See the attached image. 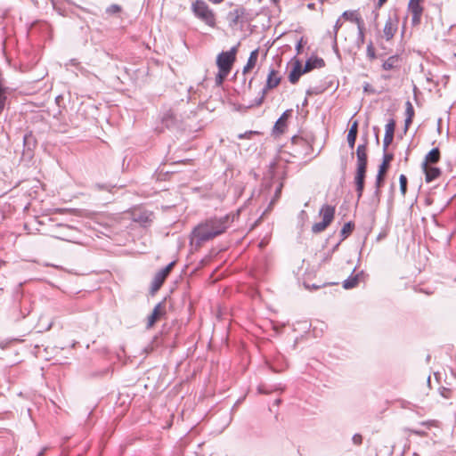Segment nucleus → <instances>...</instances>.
Returning a JSON list of instances; mask_svg holds the SVG:
<instances>
[{"mask_svg":"<svg viewBox=\"0 0 456 456\" xmlns=\"http://www.w3.org/2000/svg\"><path fill=\"white\" fill-rule=\"evenodd\" d=\"M230 224V216L228 215L220 217H211L199 224L191 232L193 239L197 245L210 240L215 237L224 233Z\"/></svg>","mask_w":456,"mask_h":456,"instance_id":"nucleus-1","label":"nucleus"},{"mask_svg":"<svg viewBox=\"0 0 456 456\" xmlns=\"http://www.w3.org/2000/svg\"><path fill=\"white\" fill-rule=\"evenodd\" d=\"M193 14L206 25L216 27V14L203 0H196L191 4Z\"/></svg>","mask_w":456,"mask_h":456,"instance_id":"nucleus-2","label":"nucleus"},{"mask_svg":"<svg viewBox=\"0 0 456 456\" xmlns=\"http://www.w3.org/2000/svg\"><path fill=\"white\" fill-rule=\"evenodd\" d=\"M237 52L238 45H235L227 52L220 53L216 57V66L218 70H223V72H230L236 60Z\"/></svg>","mask_w":456,"mask_h":456,"instance_id":"nucleus-3","label":"nucleus"},{"mask_svg":"<svg viewBox=\"0 0 456 456\" xmlns=\"http://www.w3.org/2000/svg\"><path fill=\"white\" fill-rule=\"evenodd\" d=\"M320 215L322 216V221L315 223L312 226V231L314 233H319L324 231L332 222L335 215V208L330 205H324L320 210Z\"/></svg>","mask_w":456,"mask_h":456,"instance_id":"nucleus-4","label":"nucleus"},{"mask_svg":"<svg viewBox=\"0 0 456 456\" xmlns=\"http://www.w3.org/2000/svg\"><path fill=\"white\" fill-rule=\"evenodd\" d=\"M229 26L234 28L238 25H243L248 21V12L244 7H236L230 11L226 17Z\"/></svg>","mask_w":456,"mask_h":456,"instance_id":"nucleus-5","label":"nucleus"},{"mask_svg":"<svg viewBox=\"0 0 456 456\" xmlns=\"http://www.w3.org/2000/svg\"><path fill=\"white\" fill-rule=\"evenodd\" d=\"M281 76L278 71L274 69H271L266 78V85L262 91L261 97L256 102V105L259 106L262 104L265 95L267 90L276 87L281 82Z\"/></svg>","mask_w":456,"mask_h":456,"instance_id":"nucleus-6","label":"nucleus"},{"mask_svg":"<svg viewBox=\"0 0 456 456\" xmlns=\"http://www.w3.org/2000/svg\"><path fill=\"white\" fill-rule=\"evenodd\" d=\"M174 265L175 262H171L166 267L162 268L155 274L151 283L152 292H155L159 289V288L162 286L165 279L169 274Z\"/></svg>","mask_w":456,"mask_h":456,"instance_id":"nucleus-7","label":"nucleus"},{"mask_svg":"<svg viewBox=\"0 0 456 456\" xmlns=\"http://www.w3.org/2000/svg\"><path fill=\"white\" fill-rule=\"evenodd\" d=\"M366 170H367V168H365V167H356V172H355V175H354V184L356 187L358 200L362 196V193H363Z\"/></svg>","mask_w":456,"mask_h":456,"instance_id":"nucleus-8","label":"nucleus"},{"mask_svg":"<svg viewBox=\"0 0 456 456\" xmlns=\"http://www.w3.org/2000/svg\"><path fill=\"white\" fill-rule=\"evenodd\" d=\"M398 20L395 18L389 17L385 23L383 28L384 37L389 41L397 31Z\"/></svg>","mask_w":456,"mask_h":456,"instance_id":"nucleus-9","label":"nucleus"},{"mask_svg":"<svg viewBox=\"0 0 456 456\" xmlns=\"http://www.w3.org/2000/svg\"><path fill=\"white\" fill-rule=\"evenodd\" d=\"M422 1L410 0L409 10L412 14V22L419 23L422 14L423 8L420 5Z\"/></svg>","mask_w":456,"mask_h":456,"instance_id":"nucleus-10","label":"nucleus"},{"mask_svg":"<svg viewBox=\"0 0 456 456\" xmlns=\"http://www.w3.org/2000/svg\"><path fill=\"white\" fill-rule=\"evenodd\" d=\"M165 314V305L162 303H159L153 308L151 314L148 317L147 327H152L155 322Z\"/></svg>","mask_w":456,"mask_h":456,"instance_id":"nucleus-11","label":"nucleus"},{"mask_svg":"<svg viewBox=\"0 0 456 456\" xmlns=\"http://www.w3.org/2000/svg\"><path fill=\"white\" fill-rule=\"evenodd\" d=\"M357 167L367 168V145L359 144L356 149Z\"/></svg>","mask_w":456,"mask_h":456,"instance_id":"nucleus-12","label":"nucleus"},{"mask_svg":"<svg viewBox=\"0 0 456 456\" xmlns=\"http://www.w3.org/2000/svg\"><path fill=\"white\" fill-rule=\"evenodd\" d=\"M325 62L323 59L314 56L309 58L305 64V67L303 69V72H309L314 69H320L324 67Z\"/></svg>","mask_w":456,"mask_h":456,"instance_id":"nucleus-13","label":"nucleus"},{"mask_svg":"<svg viewBox=\"0 0 456 456\" xmlns=\"http://www.w3.org/2000/svg\"><path fill=\"white\" fill-rule=\"evenodd\" d=\"M440 160V151L438 148L432 149L426 156L421 164V167L431 166Z\"/></svg>","mask_w":456,"mask_h":456,"instance_id":"nucleus-14","label":"nucleus"},{"mask_svg":"<svg viewBox=\"0 0 456 456\" xmlns=\"http://www.w3.org/2000/svg\"><path fill=\"white\" fill-rule=\"evenodd\" d=\"M421 168L425 173V180L427 183H431L432 181L438 178L442 174L441 169L436 167L426 166L425 167Z\"/></svg>","mask_w":456,"mask_h":456,"instance_id":"nucleus-15","label":"nucleus"},{"mask_svg":"<svg viewBox=\"0 0 456 456\" xmlns=\"http://www.w3.org/2000/svg\"><path fill=\"white\" fill-rule=\"evenodd\" d=\"M341 17L346 20L354 22L357 27H361L364 24L362 18L359 15L357 11H345Z\"/></svg>","mask_w":456,"mask_h":456,"instance_id":"nucleus-16","label":"nucleus"},{"mask_svg":"<svg viewBox=\"0 0 456 456\" xmlns=\"http://www.w3.org/2000/svg\"><path fill=\"white\" fill-rule=\"evenodd\" d=\"M258 49H255L252 51L249 54V57L248 59V61L246 65L243 67L242 72L243 74H246L249 72L256 64L257 59H258Z\"/></svg>","mask_w":456,"mask_h":456,"instance_id":"nucleus-17","label":"nucleus"},{"mask_svg":"<svg viewBox=\"0 0 456 456\" xmlns=\"http://www.w3.org/2000/svg\"><path fill=\"white\" fill-rule=\"evenodd\" d=\"M291 110H288L282 113V115L278 118L276 121L273 130L278 133H283L285 127H286V120L290 116Z\"/></svg>","mask_w":456,"mask_h":456,"instance_id":"nucleus-18","label":"nucleus"},{"mask_svg":"<svg viewBox=\"0 0 456 456\" xmlns=\"http://www.w3.org/2000/svg\"><path fill=\"white\" fill-rule=\"evenodd\" d=\"M400 65V58L398 55H392L388 57L382 64V68L385 70H391L397 68Z\"/></svg>","mask_w":456,"mask_h":456,"instance_id":"nucleus-19","label":"nucleus"},{"mask_svg":"<svg viewBox=\"0 0 456 456\" xmlns=\"http://www.w3.org/2000/svg\"><path fill=\"white\" fill-rule=\"evenodd\" d=\"M303 69L301 68V64L299 61H297L293 69L290 71L289 75V80L290 83L295 84L298 81L300 76L304 74Z\"/></svg>","mask_w":456,"mask_h":456,"instance_id":"nucleus-20","label":"nucleus"},{"mask_svg":"<svg viewBox=\"0 0 456 456\" xmlns=\"http://www.w3.org/2000/svg\"><path fill=\"white\" fill-rule=\"evenodd\" d=\"M357 128H358V123H357V121H354L352 124V126L348 131V134H347V142H348V146L351 149H354V144H355V140H356V136H357Z\"/></svg>","mask_w":456,"mask_h":456,"instance_id":"nucleus-21","label":"nucleus"},{"mask_svg":"<svg viewBox=\"0 0 456 456\" xmlns=\"http://www.w3.org/2000/svg\"><path fill=\"white\" fill-rule=\"evenodd\" d=\"M392 159H393V154L385 152L384 156H383L382 163L379 165L378 172L385 175L388 169L390 161Z\"/></svg>","mask_w":456,"mask_h":456,"instance_id":"nucleus-22","label":"nucleus"},{"mask_svg":"<svg viewBox=\"0 0 456 456\" xmlns=\"http://www.w3.org/2000/svg\"><path fill=\"white\" fill-rule=\"evenodd\" d=\"M357 37L355 40V45L358 49H360L364 44L365 40V25H362L361 27H357Z\"/></svg>","mask_w":456,"mask_h":456,"instance_id":"nucleus-23","label":"nucleus"},{"mask_svg":"<svg viewBox=\"0 0 456 456\" xmlns=\"http://www.w3.org/2000/svg\"><path fill=\"white\" fill-rule=\"evenodd\" d=\"M152 214L151 213H140L137 216H134V220L141 223L143 225H146L147 224L151 223L152 221Z\"/></svg>","mask_w":456,"mask_h":456,"instance_id":"nucleus-24","label":"nucleus"},{"mask_svg":"<svg viewBox=\"0 0 456 456\" xmlns=\"http://www.w3.org/2000/svg\"><path fill=\"white\" fill-rule=\"evenodd\" d=\"M358 275L350 276L343 282V287L346 289H353L358 284Z\"/></svg>","mask_w":456,"mask_h":456,"instance_id":"nucleus-25","label":"nucleus"},{"mask_svg":"<svg viewBox=\"0 0 456 456\" xmlns=\"http://www.w3.org/2000/svg\"><path fill=\"white\" fill-rule=\"evenodd\" d=\"M384 174H381V173H379L377 174V177H376V182H375V186H376V189H375V191H374V195L379 198V194H380V187L382 186L383 184V182H384Z\"/></svg>","mask_w":456,"mask_h":456,"instance_id":"nucleus-26","label":"nucleus"},{"mask_svg":"<svg viewBox=\"0 0 456 456\" xmlns=\"http://www.w3.org/2000/svg\"><path fill=\"white\" fill-rule=\"evenodd\" d=\"M353 228H354V225L352 224V223H350V222L346 223L340 231L342 239H346L351 233V232L353 231Z\"/></svg>","mask_w":456,"mask_h":456,"instance_id":"nucleus-27","label":"nucleus"},{"mask_svg":"<svg viewBox=\"0 0 456 456\" xmlns=\"http://www.w3.org/2000/svg\"><path fill=\"white\" fill-rule=\"evenodd\" d=\"M366 54L370 61H373L374 59H376V52L373 43L371 41L367 45Z\"/></svg>","mask_w":456,"mask_h":456,"instance_id":"nucleus-28","label":"nucleus"},{"mask_svg":"<svg viewBox=\"0 0 456 456\" xmlns=\"http://www.w3.org/2000/svg\"><path fill=\"white\" fill-rule=\"evenodd\" d=\"M399 183L401 193L404 196L407 191V177L404 175H401L399 177Z\"/></svg>","mask_w":456,"mask_h":456,"instance_id":"nucleus-29","label":"nucleus"},{"mask_svg":"<svg viewBox=\"0 0 456 456\" xmlns=\"http://www.w3.org/2000/svg\"><path fill=\"white\" fill-rule=\"evenodd\" d=\"M229 71L223 72V70H218V73L216 77V84L217 86H220L223 84L224 80L226 78V77L229 75Z\"/></svg>","mask_w":456,"mask_h":456,"instance_id":"nucleus-30","label":"nucleus"},{"mask_svg":"<svg viewBox=\"0 0 456 456\" xmlns=\"http://www.w3.org/2000/svg\"><path fill=\"white\" fill-rule=\"evenodd\" d=\"M405 115H406V118H413L414 117V109H413V106L411 104V102L410 101H407L406 103H405Z\"/></svg>","mask_w":456,"mask_h":456,"instance_id":"nucleus-31","label":"nucleus"},{"mask_svg":"<svg viewBox=\"0 0 456 456\" xmlns=\"http://www.w3.org/2000/svg\"><path fill=\"white\" fill-rule=\"evenodd\" d=\"M393 139H394V134H385L384 139H383V151H384V152L387 151L388 146L393 142Z\"/></svg>","mask_w":456,"mask_h":456,"instance_id":"nucleus-32","label":"nucleus"},{"mask_svg":"<svg viewBox=\"0 0 456 456\" xmlns=\"http://www.w3.org/2000/svg\"><path fill=\"white\" fill-rule=\"evenodd\" d=\"M395 128V121L393 118H391L388 120L387 124L386 125L385 134H394Z\"/></svg>","mask_w":456,"mask_h":456,"instance_id":"nucleus-33","label":"nucleus"},{"mask_svg":"<svg viewBox=\"0 0 456 456\" xmlns=\"http://www.w3.org/2000/svg\"><path fill=\"white\" fill-rule=\"evenodd\" d=\"M70 63L77 68V69L80 71V73L86 77H88L90 72L85 69L84 67L80 66L78 62H77L76 60H71Z\"/></svg>","mask_w":456,"mask_h":456,"instance_id":"nucleus-34","label":"nucleus"},{"mask_svg":"<svg viewBox=\"0 0 456 456\" xmlns=\"http://www.w3.org/2000/svg\"><path fill=\"white\" fill-rule=\"evenodd\" d=\"M342 26V21H341V19H338L335 25H334V28H333V38H334V44L336 45L337 44V36H338V29L341 28Z\"/></svg>","mask_w":456,"mask_h":456,"instance_id":"nucleus-35","label":"nucleus"},{"mask_svg":"<svg viewBox=\"0 0 456 456\" xmlns=\"http://www.w3.org/2000/svg\"><path fill=\"white\" fill-rule=\"evenodd\" d=\"M120 11V6L118 4H112L107 8V12L109 13H116Z\"/></svg>","mask_w":456,"mask_h":456,"instance_id":"nucleus-36","label":"nucleus"},{"mask_svg":"<svg viewBox=\"0 0 456 456\" xmlns=\"http://www.w3.org/2000/svg\"><path fill=\"white\" fill-rule=\"evenodd\" d=\"M451 390L449 388L443 387L440 390V394L444 398H450L451 397Z\"/></svg>","mask_w":456,"mask_h":456,"instance_id":"nucleus-37","label":"nucleus"},{"mask_svg":"<svg viewBox=\"0 0 456 456\" xmlns=\"http://www.w3.org/2000/svg\"><path fill=\"white\" fill-rule=\"evenodd\" d=\"M352 440H353V443H354V444L359 445V444H362V436H361V435H359V434H355V435H354V436H353Z\"/></svg>","mask_w":456,"mask_h":456,"instance_id":"nucleus-38","label":"nucleus"},{"mask_svg":"<svg viewBox=\"0 0 456 456\" xmlns=\"http://www.w3.org/2000/svg\"><path fill=\"white\" fill-rule=\"evenodd\" d=\"M412 122V118H405L404 121V132H406Z\"/></svg>","mask_w":456,"mask_h":456,"instance_id":"nucleus-39","label":"nucleus"},{"mask_svg":"<svg viewBox=\"0 0 456 456\" xmlns=\"http://www.w3.org/2000/svg\"><path fill=\"white\" fill-rule=\"evenodd\" d=\"M302 47H303V38H301V39L297 42V45H296V49H297V53H300Z\"/></svg>","mask_w":456,"mask_h":456,"instance_id":"nucleus-40","label":"nucleus"},{"mask_svg":"<svg viewBox=\"0 0 456 456\" xmlns=\"http://www.w3.org/2000/svg\"><path fill=\"white\" fill-rule=\"evenodd\" d=\"M254 132L252 131H249V132H246L245 134H239V138L240 139H243V138H248Z\"/></svg>","mask_w":456,"mask_h":456,"instance_id":"nucleus-41","label":"nucleus"},{"mask_svg":"<svg viewBox=\"0 0 456 456\" xmlns=\"http://www.w3.org/2000/svg\"><path fill=\"white\" fill-rule=\"evenodd\" d=\"M282 183H281L278 188L276 189L275 191V200L278 199L281 195V189H282Z\"/></svg>","mask_w":456,"mask_h":456,"instance_id":"nucleus-42","label":"nucleus"},{"mask_svg":"<svg viewBox=\"0 0 456 456\" xmlns=\"http://www.w3.org/2000/svg\"><path fill=\"white\" fill-rule=\"evenodd\" d=\"M363 90L365 92H371V93H374V90L371 88V86H370V84L366 83L363 86Z\"/></svg>","mask_w":456,"mask_h":456,"instance_id":"nucleus-43","label":"nucleus"},{"mask_svg":"<svg viewBox=\"0 0 456 456\" xmlns=\"http://www.w3.org/2000/svg\"><path fill=\"white\" fill-rule=\"evenodd\" d=\"M412 433L418 435V436H425L426 433L424 431H420V430H411Z\"/></svg>","mask_w":456,"mask_h":456,"instance_id":"nucleus-44","label":"nucleus"},{"mask_svg":"<svg viewBox=\"0 0 456 456\" xmlns=\"http://www.w3.org/2000/svg\"><path fill=\"white\" fill-rule=\"evenodd\" d=\"M386 2H387V0H379L378 6L381 7Z\"/></svg>","mask_w":456,"mask_h":456,"instance_id":"nucleus-45","label":"nucleus"},{"mask_svg":"<svg viewBox=\"0 0 456 456\" xmlns=\"http://www.w3.org/2000/svg\"><path fill=\"white\" fill-rule=\"evenodd\" d=\"M210 2L214 3V4H220L222 3L224 0H209Z\"/></svg>","mask_w":456,"mask_h":456,"instance_id":"nucleus-46","label":"nucleus"},{"mask_svg":"<svg viewBox=\"0 0 456 456\" xmlns=\"http://www.w3.org/2000/svg\"><path fill=\"white\" fill-rule=\"evenodd\" d=\"M421 425H424V426H430L431 425V421H427V422H421Z\"/></svg>","mask_w":456,"mask_h":456,"instance_id":"nucleus-47","label":"nucleus"},{"mask_svg":"<svg viewBox=\"0 0 456 456\" xmlns=\"http://www.w3.org/2000/svg\"><path fill=\"white\" fill-rule=\"evenodd\" d=\"M58 226H59V227L70 228V226H69V225H63V224H58Z\"/></svg>","mask_w":456,"mask_h":456,"instance_id":"nucleus-48","label":"nucleus"},{"mask_svg":"<svg viewBox=\"0 0 456 456\" xmlns=\"http://www.w3.org/2000/svg\"><path fill=\"white\" fill-rule=\"evenodd\" d=\"M45 449H43L37 456H43Z\"/></svg>","mask_w":456,"mask_h":456,"instance_id":"nucleus-49","label":"nucleus"},{"mask_svg":"<svg viewBox=\"0 0 456 456\" xmlns=\"http://www.w3.org/2000/svg\"><path fill=\"white\" fill-rule=\"evenodd\" d=\"M54 237L57 239H60V240H64L63 238H61V236H58V235H55Z\"/></svg>","mask_w":456,"mask_h":456,"instance_id":"nucleus-50","label":"nucleus"}]
</instances>
